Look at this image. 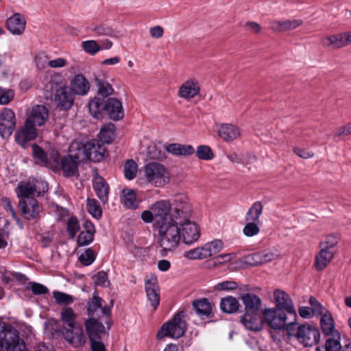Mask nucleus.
I'll use <instances>...</instances> for the list:
<instances>
[{
  "mask_svg": "<svg viewBox=\"0 0 351 351\" xmlns=\"http://www.w3.org/2000/svg\"><path fill=\"white\" fill-rule=\"evenodd\" d=\"M335 251L326 249V247H320L319 252L315 257V266L317 270L321 271L326 267L332 260Z\"/></svg>",
  "mask_w": 351,
  "mask_h": 351,
  "instance_id": "nucleus-33",
  "label": "nucleus"
},
{
  "mask_svg": "<svg viewBox=\"0 0 351 351\" xmlns=\"http://www.w3.org/2000/svg\"><path fill=\"white\" fill-rule=\"evenodd\" d=\"M245 307V312H260L262 302L261 298L252 293L242 294L240 297Z\"/></svg>",
  "mask_w": 351,
  "mask_h": 351,
  "instance_id": "nucleus-28",
  "label": "nucleus"
},
{
  "mask_svg": "<svg viewBox=\"0 0 351 351\" xmlns=\"http://www.w3.org/2000/svg\"><path fill=\"white\" fill-rule=\"evenodd\" d=\"M19 206L24 217L27 220L37 218L40 211V206L36 199H21Z\"/></svg>",
  "mask_w": 351,
  "mask_h": 351,
  "instance_id": "nucleus-18",
  "label": "nucleus"
},
{
  "mask_svg": "<svg viewBox=\"0 0 351 351\" xmlns=\"http://www.w3.org/2000/svg\"><path fill=\"white\" fill-rule=\"evenodd\" d=\"M103 300L99 297L98 293L95 291L92 298L87 302V314L88 317H99L102 319L104 317V322L107 325V329L110 328L112 322L110 319L111 315V308L113 306V300H110V306H102Z\"/></svg>",
  "mask_w": 351,
  "mask_h": 351,
  "instance_id": "nucleus-7",
  "label": "nucleus"
},
{
  "mask_svg": "<svg viewBox=\"0 0 351 351\" xmlns=\"http://www.w3.org/2000/svg\"><path fill=\"white\" fill-rule=\"evenodd\" d=\"M287 335L293 337L305 347H311L317 344L320 339L319 329L310 324H298L294 321L290 322L287 328Z\"/></svg>",
  "mask_w": 351,
  "mask_h": 351,
  "instance_id": "nucleus-3",
  "label": "nucleus"
},
{
  "mask_svg": "<svg viewBox=\"0 0 351 351\" xmlns=\"http://www.w3.org/2000/svg\"><path fill=\"white\" fill-rule=\"evenodd\" d=\"M121 197V203L129 209H136L138 203L136 199V194L132 189H125L122 190Z\"/></svg>",
  "mask_w": 351,
  "mask_h": 351,
  "instance_id": "nucleus-41",
  "label": "nucleus"
},
{
  "mask_svg": "<svg viewBox=\"0 0 351 351\" xmlns=\"http://www.w3.org/2000/svg\"><path fill=\"white\" fill-rule=\"evenodd\" d=\"M165 150L176 156H187L195 153V149L191 145L170 143L165 146Z\"/></svg>",
  "mask_w": 351,
  "mask_h": 351,
  "instance_id": "nucleus-35",
  "label": "nucleus"
},
{
  "mask_svg": "<svg viewBox=\"0 0 351 351\" xmlns=\"http://www.w3.org/2000/svg\"><path fill=\"white\" fill-rule=\"evenodd\" d=\"M81 47L89 55L94 56L101 51L100 45L95 40H88L82 42Z\"/></svg>",
  "mask_w": 351,
  "mask_h": 351,
  "instance_id": "nucleus-51",
  "label": "nucleus"
},
{
  "mask_svg": "<svg viewBox=\"0 0 351 351\" xmlns=\"http://www.w3.org/2000/svg\"><path fill=\"white\" fill-rule=\"evenodd\" d=\"M86 143L73 142L69 147V154L73 158L80 162L87 160Z\"/></svg>",
  "mask_w": 351,
  "mask_h": 351,
  "instance_id": "nucleus-37",
  "label": "nucleus"
},
{
  "mask_svg": "<svg viewBox=\"0 0 351 351\" xmlns=\"http://www.w3.org/2000/svg\"><path fill=\"white\" fill-rule=\"evenodd\" d=\"M88 212L95 219H99L102 215V210L99 202L95 199L88 198L86 200Z\"/></svg>",
  "mask_w": 351,
  "mask_h": 351,
  "instance_id": "nucleus-49",
  "label": "nucleus"
},
{
  "mask_svg": "<svg viewBox=\"0 0 351 351\" xmlns=\"http://www.w3.org/2000/svg\"><path fill=\"white\" fill-rule=\"evenodd\" d=\"M60 318L63 324L62 327H71L80 324L77 322L78 314L71 307H62L60 311Z\"/></svg>",
  "mask_w": 351,
  "mask_h": 351,
  "instance_id": "nucleus-36",
  "label": "nucleus"
},
{
  "mask_svg": "<svg viewBox=\"0 0 351 351\" xmlns=\"http://www.w3.org/2000/svg\"><path fill=\"white\" fill-rule=\"evenodd\" d=\"M91 31L94 32L97 36H116L115 31L113 29V28L106 24H99L96 25H93L91 27Z\"/></svg>",
  "mask_w": 351,
  "mask_h": 351,
  "instance_id": "nucleus-47",
  "label": "nucleus"
},
{
  "mask_svg": "<svg viewBox=\"0 0 351 351\" xmlns=\"http://www.w3.org/2000/svg\"><path fill=\"white\" fill-rule=\"evenodd\" d=\"M19 332L12 325L4 324L0 327V351H28Z\"/></svg>",
  "mask_w": 351,
  "mask_h": 351,
  "instance_id": "nucleus-4",
  "label": "nucleus"
},
{
  "mask_svg": "<svg viewBox=\"0 0 351 351\" xmlns=\"http://www.w3.org/2000/svg\"><path fill=\"white\" fill-rule=\"evenodd\" d=\"M321 44L325 47L339 49L347 46L344 32L324 36L321 40Z\"/></svg>",
  "mask_w": 351,
  "mask_h": 351,
  "instance_id": "nucleus-31",
  "label": "nucleus"
},
{
  "mask_svg": "<svg viewBox=\"0 0 351 351\" xmlns=\"http://www.w3.org/2000/svg\"><path fill=\"white\" fill-rule=\"evenodd\" d=\"M144 176L148 182L156 187L163 186L169 182L167 168L156 162H151L145 165Z\"/></svg>",
  "mask_w": 351,
  "mask_h": 351,
  "instance_id": "nucleus-8",
  "label": "nucleus"
},
{
  "mask_svg": "<svg viewBox=\"0 0 351 351\" xmlns=\"http://www.w3.org/2000/svg\"><path fill=\"white\" fill-rule=\"evenodd\" d=\"M86 228H88L86 230L82 231L79 234L77 243L78 246H85L90 244L94 238V230L93 226L90 223H86Z\"/></svg>",
  "mask_w": 351,
  "mask_h": 351,
  "instance_id": "nucleus-45",
  "label": "nucleus"
},
{
  "mask_svg": "<svg viewBox=\"0 0 351 351\" xmlns=\"http://www.w3.org/2000/svg\"><path fill=\"white\" fill-rule=\"evenodd\" d=\"M273 252L277 250H265L259 252L252 254L248 256V260L252 261L251 264L254 265L267 263L276 259L278 255Z\"/></svg>",
  "mask_w": 351,
  "mask_h": 351,
  "instance_id": "nucleus-29",
  "label": "nucleus"
},
{
  "mask_svg": "<svg viewBox=\"0 0 351 351\" xmlns=\"http://www.w3.org/2000/svg\"><path fill=\"white\" fill-rule=\"evenodd\" d=\"M56 302L59 305H69L74 302V298L64 292L54 291L53 293Z\"/></svg>",
  "mask_w": 351,
  "mask_h": 351,
  "instance_id": "nucleus-55",
  "label": "nucleus"
},
{
  "mask_svg": "<svg viewBox=\"0 0 351 351\" xmlns=\"http://www.w3.org/2000/svg\"><path fill=\"white\" fill-rule=\"evenodd\" d=\"M303 23L302 19H292L284 21H272L269 23V28L274 32L291 31L296 29Z\"/></svg>",
  "mask_w": 351,
  "mask_h": 351,
  "instance_id": "nucleus-26",
  "label": "nucleus"
},
{
  "mask_svg": "<svg viewBox=\"0 0 351 351\" xmlns=\"http://www.w3.org/2000/svg\"><path fill=\"white\" fill-rule=\"evenodd\" d=\"M196 156L199 159L203 160H210L214 158V154L210 147L204 145H199L197 147Z\"/></svg>",
  "mask_w": 351,
  "mask_h": 351,
  "instance_id": "nucleus-52",
  "label": "nucleus"
},
{
  "mask_svg": "<svg viewBox=\"0 0 351 351\" xmlns=\"http://www.w3.org/2000/svg\"><path fill=\"white\" fill-rule=\"evenodd\" d=\"M36 126L25 120V125L15 134V140L22 147L25 148L28 142L37 136Z\"/></svg>",
  "mask_w": 351,
  "mask_h": 351,
  "instance_id": "nucleus-17",
  "label": "nucleus"
},
{
  "mask_svg": "<svg viewBox=\"0 0 351 351\" xmlns=\"http://www.w3.org/2000/svg\"><path fill=\"white\" fill-rule=\"evenodd\" d=\"M62 334L64 340L74 348L82 347L86 341V337L81 324L71 327H62Z\"/></svg>",
  "mask_w": 351,
  "mask_h": 351,
  "instance_id": "nucleus-10",
  "label": "nucleus"
},
{
  "mask_svg": "<svg viewBox=\"0 0 351 351\" xmlns=\"http://www.w3.org/2000/svg\"><path fill=\"white\" fill-rule=\"evenodd\" d=\"M26 20L21 13L16 12L6 21V27L14 35H21L25 29Z\"/></svg>",
  "mask_w": 351,
  "mask_h": 351,
  "instance_id": "nucleus-22",
  "label": "nucleus"
},
{
  "mask_svg": "<svg viewBox=\"0 0 351 351\" xmlns=\"http://www.w3.org/2000/svg\"><path fill=\"white\" fill-rule=\"evenodd\" d=\"M86 149L87 160L98 162L104 159L106 149L100 141L93 139L86 142Z\"/></svg>",
  "mask_w": 351,
  "mask_h": 351,
  "instance_id": "nucleus-23",
  "label": "nucleus"
},
{
  "mask_svg": "<svg viewBox=\"0 0 351 351\" xmlns=\"http://www.w3.org/2000/svg\"><path fill=\"white\" fill-rule=\"evenodd\" d=\"M152 210L154 213L155 227L158 230V243L162 240H170L177 234V215L172 209L169 200L160 199L152 204Z\"/></svg>",
  "mask_w": 351,
  "mask_h": 351,
  "instance_id": "nucleus-1",
  "label": "nucleus"
},
{
  "mask_svg": "<svg viewBox=\"0 0 351 351\" xmlns=\"http://www.w3.org/2000/svg\"><path fill=\"white\" fill-rule=\"evenodd\" d=\"M94 282L96 285L101 286L102 287H107L110 284L108 279V275L106 272L104 271H100L97 273L94 276Z\"/></svg>",
  "mask_w": 351,
  "mask_h": 351,
  "instance_id": "nucleus-61",
  "label": "nucleus"
},
{
  "mask_svg": "<svg viewBox=\"0 0 351 351\" xmlns=\"http://www.w3.org/2000/svg\"><path fill=\"white\" fill-rule=\"evenodd\" d=\"M275 308L285 311L288 315L296 318V311L290 296L284 291L277 289L274 292Z\"/></svg>",
  "mask_w": 351,
  "mask_h": 351,
  "instance_id": "nucleus-13",
  "label": "nucleus"
},
{
  "mask_svg": "<svg viewBox=\"0 0 351 351\" xmlns=\"http://www.w3.org/2000/svg\"><path fill=\"white\" fill-rule=\"evenodd\" d=\"M29 285L31 290L34 295H43L49 292L48 288L42 284L30 282Z\"/></svg>",
  "mask_w": 351,
  "mask_h": 351,
  "instance_id": "nucleus-64",
  "label": "nucleus"
},
{
  "mask_svg": "<svg viewBox=\"0 0 351 351\" xmlns=\"http://www.w3.org/2000/svg\"><path fill=\"white\" fill-rule=\"evenodd\" d=\"M14 93L11 89H3L0 87V105H6L14 98Z\"/></svg>",
  "mask_w": 351,
  "mask_h": 351,
  "instance_id": "nucleus-62",
  "label": "nucleus"
},
{
  "mask_svg": "<svg viewBox=\"0 0 351 351\" xmlns=\"http://www.w3.org/2000/svg\"><path fill=\"white\" fill-rule=\"evenodd\" d=\"M88 109L91 115L97 119H100L103 117L104 113H106V101L97 97H95L93 99L88 103Z\"/></svg>",
  "mask_w": 351,
  "mask_h": 351,
  "instance_id": "nucleus-39",
  "label": "nucleus"
},
{
  "mask_svg": "<svg viewBox=\"0 0 351 351\" xmlns=\"http://www.w3.org/2000/svg\"><path fill=\"white\" fill-rule=\"evenodd\" d=\"M239 308V303L238 300L232 296L223 298L220 302L221 310L226 313H236Z\"/></svg>",
  "mask_w": 351,
  "mask_h": 351,
  "instance_id": "nucleus-43",
  "label": "nucleus"
},
{
  "mask_svg": "<svg viewBox=\"0 0 351 351\" xmlns=\"http://www.w3.org/2000/svg\"><path fill=\"white\" fill-rule=\"evenodd\" d=\"M320 326L323 333L326 336L339 334L335 328V322L332 315L328 312L322 315Z\"/></svg>",
  "mask_w": 351,
  "mask_h": 351,
  "instance_id": "nucleus-38",
  "label": "nucleus"
},
{
  "mask_svg": "<svg viewBox=\"0 0 351 351\" xmlns=\"http://www.w3.org/2000/svg\"><path fill=\"white\" fill-rule=\"evenodd\" d=\"M287 315L285 311L275 308H265L263 313L264 322L275 330H287L289 324L287 323Z\"/></svg>",
  "mask_w": 351,
  "mask_h": 351,
  "instance_id": "nucleus-9",
  "label": "nucleus"
},
{
  "mask_svg": "<svg viewBox=\"0 0 351 351\" xmlns=\"http://www.w3.org/2000/svg\"><path fill=\"white\" fill-rule=\"evenodd\" d=\"M240 321L246 329L259 331L262 329L264 319L260 312H245Z\"/></svg>",
  "mask_w": 351,
  "mask_h": 351,
  "instance_id": "nucleus-19",
  "label": "nucleus"
},
{
  "mask_svg": "<svg viewBox=\"0 0 351 351\" xmlns=\"http://www.w3.org/2000/svg\"><path fill=\"white\" fill-rule=\"evenodd\" d=\"M145 291L147 297L154 310H156L160 303V294L158 293V286L156 283V279L146 280Z\"/></svg>",
  "mask_w": 351,
  "mask_h": 351,
  "instance_id": "nucleus-30",
  "label": "nucleus"
},
{
  "mask_svg": "<svg viewBox=\"0 0 351 351\" xmlns=\"http://www.w3.org/2000/svg\"><path fill=\"white\" fill-rule=\"evenodd\" d=\"M96 85L98 88V94L104 97H107L112 95L114 92V89L110 84L108 82L95 77Z\"/></svg>",
  "mask_w": 351,
  "mask_h": 351,
  "instance_id": "nucleus-48",
  "label": "nucleus"
},
{
  "mask_svg": "<svg viewBox=\"0 0 351 351\" xmlns=\"http://www.w3.org/2000/svg\"><path fill=\"white\" fill-rule=\"evenodd\" d=\"M102 319L99 317H88L84 324L86 330L90 340L98 339L100 335L108 332L107 328H106L102 322Z\"/></svg>",
  "mask_w": 351,
  "mask_h": 351,
  "instance_id": "nucleus-20",
  "label": "nucleus"
},
{
  "mask_svg": "<svg viewBox=\"0 0 351 351\" xmlns=\"http://www.w3.org/2000/svg\"><path fill=\"white\" fill-rule=\"evenodd\" d=\"M186 311H182L176 313L172 319L164 324L157 333L158 339L169 337L178 339L184 335L187 328L185 320Z\"/></svg>",
  "mask_w": 351,
  "mask_h": 351,
  "instance_id": "nucleus-5",
  "label": "nucleus"
},
{
  "mask_svg": "<svg viewBox=\"0 0 351 351\" xmlns=\"http://www.w3.org/2000/svg\"><path fill=\"white\" fill-rule=\"evenodd\" d=\"M223 247V243L220 239H215L207 242L202 245L205 258L214 256L219 253Z\"/></svg>",
  "mask_w": 351,
  "mask_h": 351,
  "instance_id": "nucleus-42",
  "label": "nucleus"
},
{
  "mask_svg": "<svg viewBox=\"0 0 351 351\" xmlns=\"http://www.w3.org/2000/svg\"><path fill=\"white\" fill-rule=\"evenodd\" d=\"M137 173V165L133 160H128L124 165V176L126 179L133 180Z\"/></svg>",
  "mask_w": 351,
  "mask_h": 351,
  "instance_id": "nucleus-53",
  "label": "nucleus"
},
{
  "mask_svg": "<svg viewBox=\"0 0 351 351\" xmlns=\"http://www.w3.org/2000/svg\"><path fill=\"white\" fill-rule=\"evenodd\" d=\"M49 118V110L43 105H36L32 108L26 121L36 126H42Z\"/></svg>",
  "mask_w": 351,
  "mask_h": 351,
  "instance_id": "nucleus-21",
  "label": "nucleus"
},
{
  "mask_svg": "<svg viewBox=\"0 0 351 351\" xmlns=\"http://www.w3.org/2000/svg\"><path fill=\"white\" fill-rule=\"evenodd\" d=\"M173 210L177 215L178 219H184L185 217H190L192 213V208L189 202L187 196L184 194H176L173 199Z\"/></svg>",
  "mask_w": 351,
  "mask_h": 351,
  "instance_id": "nucleus-14",
  "label": "nucleus"
},
{
  "mask_svg": "<svg viewBox=\"0 0 351 351\" xmlns=\"http://www.w3.org/2000/svg\"><path fill=\"white\" fill-rule=\"evenodd\" d=\"M80 230V224L76 217H71L66 223V231L71 239H73Z\"/></svg>",
  "mask_w": 351,
  "mask_h": 351,
  "instance_id": "nucleus-57",
  "label": "nucleus"
},
{
  "mask_svg": "<svg viewBox=\"0 0 351 351\" xmlns=\"http://www.w3.org/2000/svg\"><path fill=\"white\" fill-rule=\"evenodd\" d=\"M340 334H336L329 337L325 343L324 351H341Z\"/></svg>",
  "mask_w": 351,
  "mask_h": 351,
  "instance_id": "nucleus-50",
  "label": "nucleus"
},
{
  "mask_svg": "<svg viewBox=\"0 0 351 351\" xmlns=\"http://www.w3.org/2000/svg\"><path fill=\"white\" fill-rule=\"evenodd\" d=\"M192 306L196 314L199 317H208L213 312V305L204 298L193 300Z\"/></svg>",
  "mask_w": 351,
  "mask_h": 351,
  "instance_id": "nucleus-34",
  "label": "nucleus"
},
{
  "mask_svg": "<svg viewBox=\"0 0 351 351\" xmlns=\"http://www.w3.org/2000/svg\"><path fill=\"white\" fill-rule=\"evenodd\" d=\"M78 259L80 262L84 266H88L91 265L95 259L93 250L90 248L86 249L84 253H82L79 256Z\"/></svg>",
  "mask_w": 351,
  "mask_h": 351,
  "instance_id": "nucleus-59",
  "label": "nucleus"
},
{
  "mask_svg": "<svg viewBox=\"0 0 351 351\" xmlns=\"http://www.w3.org/2000/svg\"><path fill=\"white\" fill-rule=\"evenodd\" d=\"M200 93V85L195 78L185 80L179 87L178 96L185 100H190Z\"/></svg>",
  "mask_w": 351,
  "mask_h": 351,
  "instance_id": "nucleus-16",
  "label": "nucleus"
},
{
  "mask_svg": "<svg viewBox=\"0 0 351 351\" xmlns=\"http://www.w3.org/2000/svg\"><path fill=\"white\" fill-rule=\"evenodd\" d=\"M183 256L189 260H201L205 259L202 246L195 247L184 252Z\"/></svg>",
  "mask_w": 351,
  "mask_h": 351,
  "instance_id": "nucleus-56",
  "label": "nucleus"
},
{
  "mask_svg": "<svg viewBox=\"0 0 351 351\" xmlns=\"http://www.w3.org/2000/svg\"><path fill=\"white\" fill-rule=\"evenodd\" d=\"M47 190L48 184L46 182L32 178L19 182L15 191L19 198L35 199V197L42 195Z\"/></svg>",
  "mask_w": 351,
  "mask_h": 351,
  "instance_id": "nucleus-6",
  "label": "nucleus"
},
{
  "mask_svg": "<svg viewBox=\"0 0 351 351\" xmlns=\"http://www.w3.org/2000/svg\"><path fill=\"white\" fill-rule=\"evenodd\" d=\"M16 116L10 108H4L0 113V135L3 138L10 137L16 127Z\"/></svg>",
  "mask_w": 351,
  "mask_h": 351,
  "instance_id": "nucleus-11",
  "label": "nucleus"
},
{
  "mask_svg": "<svg viewBox=\"0 0 351 351\" xmlns=\"http://www.w3.org/2000/svg\"><path fill=\"white\" fill-rule=\"evenodd\" d=\"M93 189L100 201L106 204L108 200L109 186L104 178L95 176L93 180Z\"/></svg>",
  "mask_w": 351,
  "mask_h": 351,
  "instance_id": "nucleus-27",
  "label": "nucleus"
},
{
  "mask_svg": "<svg viewBox=\"0 0 351 351\" xmlns=\"http://www.w3.org/2000/svg\"><path fill=\"white\" fill-rule=\"evenodd\" d=\"M339 240V237L337 234H329L326 237L324 241L320 243L319 247H326V249L336 252L335 247Z\"/></svg>",
  "mask_w": 351,
  "mask_h": 351,
  "instance_id": "nucleus-58",
  "label": "nucleus"
},
{
  "mask_svg": "<svg viewBox=\"0 0 351 351\" xmlns=\"http://www.w3.org/2000/svg\"><path fill=\"white\" fill-rule=\"evenodd\" d=\"M32 153L37 164L45 167H49V160L47 158L46 152L37 144L32 145Z\"/></svg>",
  "mask_w": 351,
  "mask_h": 351,
  "instance_id": "nucleus-46",
  "label": "nucleus"
},
{
  "mask_svg": "<svg viewBox=\"0 0 351 351\" xmlns=\"http://www.w3.org/2000/svg\"><path fill=\"white\" fill-rule=\"evenodd\" d=\"M106 114L114 121L123 119L124 112L121 101L114 97L108 98L106 101Z\"/></svg>",
  "mask_w": 351,
  "mask_h": 351,
  "instance_id": "nucleus-24",
  "label": "nucleus"
},
{
  "mask_svg": "<svg viewBox=\"0 0 351 351\" xmlns=\"http://www.w3.org/2000/svg\"><path fill=\"white\" fill-rule=\"evenodd\" d=\"M99 136L104 143H110L115 137V125L112 123L105 124L101 128Z\"/></svg>",
  "mask_w": 351,
  "mask_h": 351,
  "instance_id": "nucleus-44",
  "label": "nucleus"
},
{
  "mask_svg": "<svg viewBox=\"0 0 351 351\" xmlns=\"http://www.w3.org/2000/svg\"><path fill=\"white\" fill-rule=\"evenodd\" d=\"M75 95L69 86H63L56 90L54 101L57 106L62 110H69L73 105Z\"/></svg>",
  "mask_w": 351,
  "mask_h": 351,
  "instance_id": "nucleus-15",
  "label": "nucleus"
},
{
  "mask_svg": "<svg viewBox=\"0 0 351 351\" xmlns=\"http://www.w3.org/2000/svg\"><path fill=\"white\" fill-rule=\"evenodd\" d=\"M246 224L243 228V233L247 237H252L260 232L261 223L245 221Z\"/></svg>",
  "mask_w": 351,
  "mask_h": 351,
  "instance_id": "nucleus-54",
  "label": "nucleus"
},
{
  "mask_svg": "<svg viewBox=\"0 0 351 351\" xmlns=\"http://www.w3.org/2000/svg\"><path fill=\"white\" fill-rule=\"evenodd\" d=\"M309 304L311 305V308L314 313V314L323 315L324 311H325L323 306L314 297H311L309 299Z\"/></svg>",
  "mask_w": 351,
  "mask_h": 351,
  "instance_id": "nucleus-63",
  "label": "nucleus"
},
{
  "mask_svg": "<svg viewBox=\"0 0 351 351\" xmlns=\"http://www.w3.org/2000/svg\"><path fill=\"white\" fill-rule=\"evenodd\" d=\"M263 206L261 202H254L245 213V221L261 223L260 217L263 214Z\"/></svg>",
  "mask_w": 351,
  "mask_h": 351,
  "instance_id": "nucleus-40",
  "label": "nucleus"
},
{
  "mask_svg": "<svg viewBox=\"0 0 351 351\" xmlns=\"http://www.w3.org/2000/svg\"><path fill=\"white\" fill-rule=\"evenodd\" d=\"M177 234L173 236L171 240H162L160 242V254L167 256L169 252H173L180 246L181 241L186 245H192L200 237L199 226L190 220V217L178 219L177 221Z\"/></svg>",
  "mask_w": 351,
  "mask_h": 351,
  "instance_id": "nucleus-2",
  "label": "nucleus"
},
{
  "mask_svg": "<svg viewBox=\"0 0 351 351\" xmlns=\"http://www.w3.org/2000/svg\"><path fill=\"white\" fill-rule=\"evenodd\" d=\"M147 154L153 160H163L166 158L165 151L156 145L149 146L147 149Z\"/></svg>",
  "mask_w": 351,
  "mask_h": 351,
  "instance_id": "nucleus-60",
  "label": "nucleus"
},
{
  "mask_svg": "<svg viewBox=\"0 0 351 351\" xmlns=\"http://www.w3.org/2000/svg\"><path fill=\"white\" fill-rule=\"evenodd\" d=\"M218 134L225 141H232L240 136L241 131L237 125L223 123L221 125Z\"/></svg>",
  "mask_w": 351,
  "mask_h": 351,
  "instance_id": "nucleus-32",
  "label": "nucleus"
},
{
  "mask_svg": "<svg viewBox=\"0 0 351 351\" xmlns=\"http://www.w3.org/2000/svg\"><path fill=\"white\" fill-rule=\"evenodd\" d=\"M51 159L55 163V169H62L64 176L71 177L77 173L80 162L73 158L71 156L67 155L60 158V155L56 153Z\"/></svg>",
  "mask_w": 351,
  "mask_h": 351,
  "instance_id": "nucleus-12",
  "label": "nucleus"
},
{
  "mask_svg": "<svg viewBox=\"0 0 351 351\" xmlns=\"http://www.w3.org/2000/svg\"><path fill=\"white\" fill-rule=\"evenodd\" d=\"M70 89L74 95L84 96L86 95L90 88L88 80L82 74H77L71 80Z\"/></svg>",
  "mask_w": 351,
  "mask_h": 351,
  "instance_id": "nucleus-25",
  "label": "nucleus"
}]
</instances>
